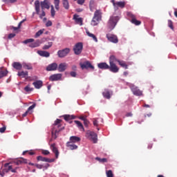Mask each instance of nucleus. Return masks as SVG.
<instances>
[{"mask_svg":"<svg viewBox=\"0 0 177 177\" xmlns=\"http://www.w3.org/2000/svg\"><path fill=\"white\" fill-rule=\"evenodd\" d=\"M37 160L38 161H44V162H52V161H53V160H49V159H48L46 158H44L42 156H38Z\"/></svg>","mask_w":177,"mask_h":177,"instance_id":"30","label":"nucleus"},{"mask_svg":"<svg viewBox=\"0 0 177 177\" xmlns=\"http://www.w3.org/2000/svg\"><path fill=\"white\" fill-rule=\"evenodd\" d=\"M71 77H76L77 73L75 72H71Z\"/></svg>","mask_w":177,"mask_h":177,"instance_id":"59","label":"nucleus"},{"mask_svg":"<svg viewBox=\"0 0 177 177\" xmlns=\"http://www.w3.org/2000/svg\"><path fill=\"white\" fill-rule=\"evenodd\" d=\"M22 67L25 68L26 70H31L32 68V66H31V64H27V63H23Z\"/></svg>","mask_w":177,"mask_h":177,"instance_id":"34","label":"nucleus"},{"mask_svg":"<svg viewBox=\"0 0 177 177\" xmlns=\"http://www.w3.org/2000/svg\"><path fill=\"white\" fill-rule=\"evenodd\" d=\"M50 81H59V80H62V73H57L52 75L49 77Z\"/></svg>","mask_w":177,"mask_h":177,"instance_id":"16","label":"nucleus"},{"mask_svg":"<svg viewBox=\"0 0 177 177\" xmlns=\"http://www.w3.org/2000/svg\"><path fill=\"white\" fill-rule=\"evenodd\" d=\"M24 91L28 93L32 92V91H34V88H31L30 85H28L24 88Z\"/></svg>","mask_w":177,"mask_h":177,"instance_id":"38","label":"nucleus"},{"mask_svg":"<svg viewBox=\"0 0 177 177\" xmlns=\"http://www.w3.org/2000/svg\"><path fill=\"white\" fill-rule=\"evenodd\" d=\"M53 43L52 42H48V45H45L43 47V49H49V48H50V46H52Z\"/></svg>","mask_w":177,"mask_h":177,"instance_id":"43","label":"nucleus"},{"mask_svg":"<svg viewBox=\"0 0 177 177\" xmlns=\"http://www.w3.org/2000/svg\"><path fill=\"white\" fill-rule=\"evenodd\" d=\"M46 27H50L52 26V21H48L47 23L46 24Z\"/></svg>","mask_w":177,"mask_h":177,"instance_id":"52","label":"nucleus"},{"mask_svg":"<svg viewBox=\"0 0 177 177\" xmlns=\"http://www.w3.org/2000/svg\"><path fill=\"white\" fill-rule=\"evenodd\" d=\"M14 164H16V165H20L21 164H28V161L27 160V159L21 158L15 160L14 162Z\"/></svg>","mask_w":177,"mask_h":177,"instance_id":"20","label":"nucleus"},{"mask_svg":"<svg viewBox=\"0 0 177 177\" xmlns=\"http://www.w3.org/2000/svg\"><path fill=\"white\" fill-rule=\"evenodd\" d=\"M32 42H34V39H28L24 41V44H30L28 45L30 48H38L41 45V41L39 40H37L34 43Z\"/></svg>","mask_w":177,"mask_h":177,"instance_id":"8","label":"nucleus"},{"mask_svg":"<svg viewBox=\"0 0 177 177\" xmlns=\"http://www.w3.org/2000/svg\"><path fill=\"white\" fill-rule=\"evenodd\" d=\"M5 131H6V127H1V128H0L1 133H3V132H5Z\"/></svg>","mask_w":177,"mask_h":177,"instance_id":"53","label":"nucleus"},{"mask_svg":"<svg viewBox=\"0 0 177 177\" xmlns=\"http://www.w3.org/2000/svg\"><path fill=\"white\" fill-rule=\"evenodd\" d=\"M174 16H176V17H177V10H175V11H174Z\"/></svg>","mask_w":177,"mask_h":177,"instance_id":"63","label":"nucleus"},{"mask_svg":"<svg viewBox=\"0 0 177 177\" xmlns=\"http://www.w3.org/2000/svg\"><path fill=\"white\" fill-rule=\"evenodd\" d=\"M112 3H113V6L115 7V10H117V9H118V7L124 8V6H125V2H123V1H118L115 3L114 2V0H112Z\"/></svg>","mask_w":177,"mask_h":177,"instance_id":"15","label":"nucleus"},{"mask_svg":"<svg viewBox=\"0 0 177 177\" xmlns=\"http://www.w3.org/2000/svg\"><path fill=\"white\" fill-rule=\"evenodd\" d=\"M33 109H35V104H33L32 106H29L27 111L29 113V111H31V110H33Z\"/></svg>","mask_w":177,"mask_h":177,"instance_id":"46","label":"nucleus"},{"mask_svg":"<svg viewBox=\"0 0 177 177\" xmlns=\"http://www.w3.org/2000/svg\"><path fill=\"white\" fill-rule=\"evenodd\" d=\"M80 66L82 70H84V68H92V70L95 68V67H93V66H92V64H91V62H89L88 61H86L84 63H80Z\"/></svg>","mask_w":177,"mask_h":177,"instance_id":"13","label":"nucleus"},{"mask_svg":"<svg viewBox=\"0 0 177 177\" xmlns=\"http://www.w3.org/2000/svg\"><path fill=\"white\" fill-rule=\"evenodd\" d=\"M118 20H120V17L115 16V15L110 17L108 21V28L110 31L114 30V28L117 26V23H118Z\"/></svg>","mask_w":177,"mask_h":177,"instance_id":"4","label":"nucleus"},{"mask_svg":"<svg viewBox=\"0 0 177 177\" xmlns=\"http://www.w3.org/2000/svg\"><path fill=\"white\" fill-rule=\"evenodd\" d=\"M3 2H7L10 3H15V2H17V0H2Z\"/></svg>","mask_w":177,"mask_h":177,"instance_id":"45","label":"nucleus"},{"mask_svg":"<svg viewBox=\"0 0 177 177\" xmlns=\"http://www.w3.org/2000/svg\"><path fill=\"white\" fill-rule=\"evenodd\" d=\"M73 19L75 20L76 24H79V26H82V18L80 17V16L75 15L73 16Z\"/></svg>","mask_w":177,"mask_h":177,"instance_id":"19","label":"nucleus"},{"mask_svg":"<svg viewBox=\"0 0 177 177\" xmlns=\"http://www.w3.org/2000/svg\"><path fill=\"white\" fill-rule=\"evenodd\" d=\"M75 123L76 124V125H77L79 129H80V131H85L84 129V126L82 125V123H81V122L78 121V120H75Z\"/></svg>","mask_w":177,"mask_h":177,"instance_id":"33","label":"nucleus"},{"mask_svg":"<svg viewBox=\"0 0 177 177\" xmlns=\"http://www.w3.org/2000/svg\"><path fill=\"white\" fill-rule=\"evenodd\" d=\"M12 67L16 70H21L23 68V64H20V62H14L12 64Z\"/></svg>","mask_w":177,"mask_h":177,"instance_id":"26","label":"nucleus"},{"mask_svg":"<svg viewBox=\"0 0 177 177\" xmlns=\"http://www.w3.org/2000/svg\"><path fill=\"white\" fill-rule=\"evenodd\" d=\"M100 162H106L107 159L106 158H96Z\"/></svg>","mask_w":177,"mask_h":177,"instance_id":"44","label":"nucleus"},{"mask_svg":"<svg viewBox=\"0 0 177 177\" xmlns=\"http://www.w3.org/2000/svg\"><path fill=\"white\" fill-rule=\"evenodd\" d=\"M84 124L85 127H88L89 122L86 119L85 120H84Z\"/></svg>","mask_w":177,"mask_h":177,"instance_id":"54","label":"nucleus"},{"mask_svg":"<svg viewBox=\"0 0 177 177\" xmlns=\"http://www.w3.org/2000/svg\"><path fill=\"white\" fill-rule=\"evenodd\" d=\"M80 120H82V121H84L86 120V116H80L79 118Z\"/></svg>","mask_w":177,"mask_h":177,"instance_id":"56","label":"nucleus"},{"mask_svg":"<svg viewBox=\"0 0 177 177\" xmlns=\"http://www.w3.org/2000/svg\"><path fill=\"white\" fill-rule=\"evenodd\" d=\"M118 63H119L120 66L122 67L123 68H128V65L127 64V62L124 61H120V59H117Z\"/></svg>","mask_w":177,"mask_h":177,"instance_id":"31","label":"nucleus"},{"mask_svg":"<svg viewBox=\"0 0 177 177\" xmlns=\"http://www.w3.org/2000/svg\"><path fill=\"white\" fill-rule=\"evenodd\" d=\"M82 48H84V45L82 43L79 42L76 44L73 48V50L75 55H80L81 52H82Z\"/></svg>","mask_w":177,"mask_h":177,"instance_id":"9","label":"nucleus"},{"mask_svg":"<svg viewBox=\"0 0 177 177\" xmlns=\"http://www.w3.org/2000/svg\"><path fill=\"white\" fill-rule=\"evenodd\" d=\"M106 174L107 177H114V174H113V171L111 170L106 171Z\"/></svg>","mask_w":177,"mask_h":177,"instance_id":"41","label":"nucleus"},{"mask_svg":"<svg viewBox=\"0 0 177 177\" xmlns=\"http://www.w3.org/2000/svg\"><path fill=\"white\" fill-rule=\"evenodd\" d=\"M51 16L52 17H55V15H56V11H55V8H53V6H51Z\"/></svg>","mask_w":177,"mask_h":177,"instance_id":"42","label":"nucleus"},{"mask_svg":"<svg viewBox=\"0 0 177 177\" xmlns=\"http://www.w3.org/2000/svg\"><path fill=\"white\" fill-rule=\"evenodd\" d=\"M66 69H67V64L66 63H61L57 67V70L58 71H59V73H63V71H66Z\"/></svg>","mask_w":177,"mask_h":177,"instance_id":"18","label":"nucleus"},{"mask_svg":"<svg viewBox=\"0 0 177 177\" xmlns=\"http://www.w3.org/2000/svg\"><path fill=\"white\" fill-rule=\"evenodd\" d=\"M27 114H28V111H26V113L23 114V117H26Z\"/></svg>","mask_w":177,"mask_h":177,"instance_id":"62","label":"nucleus"},{"mask_svg":"<svg viewBox=\"0 0 177 177\" xmlns=\"http://www.w3.org/2000/svg\"><path fill=\"white\" fill-rule=\"evenodd\" d=\"M43 165H44L43 168H45L46 169H48V168H49V164L48 163L44 164Z\"/></svg>","mask_w":177,"mask_h":177,"instance_id":"57","label":"nucleus"},{"mask_svg":"<svg viewBox=\"0 0 177 177\" xmlns=\"http://www.w3.org/2000/svg\"><path fill=\"white\" fill-rule=\"evenodd\" d=\"M124 75L127 77L128 75V72H124Z\"/></svg>","mask_w":177,"mask_h":177,"instance_id":"64","label":"nucleus"},{"mask_svg":"<svg viewBox=\"0 0 177 177\" xmlns=\"http://www.w3.org/2000/svg\"><path fill=\"white\" fill-rule=\"evenodd\" d=\"M168 26L171 30H174V26L172 25V21L169 20L168 21Z\"/></svg>","mask_w":177,"mask_h":177,"instance_id":"47","label":"nucleus"},{"mask_svg":"<svg viewBox=\"0 0 177 177\" xmlns=\"http://www.w3.org/2000/svg\"><path fill=\"white\" fill-rule=\"evenodd\" d=\"M60 3V0H54V4L55 6V9L57 10H59V4Z\"/></svg>","mask_w":177,"mask_h":177,"instance_id":"40","label":"nucleus"},{"mask_svg":"<svg viewBox=\"0 0 177 177\" xmlns=\"http://www.w3.org/2000/svg\"><path fill=\"white\" fill-rule=\"evenodd\" d=\"M64 7L65 9H68L69 5H68V0H62Z\"/></svg>","mask_w":177,"mask_h":177,"instance_id":"39","label":"nucleus"},{"mask_svg":"<svg viewBox=\"0 0 177 177\" xmlns=\"http://www.w3.org/2000/svg\"><path fill=\"white\" fill-rule=\"evenodd\" d=\"M19 25H18V27H13L12 29L14 30V31H17V30H19Z\"/></svg>","mask_w":177,"mask_h":177,"instance_id":"61","label":"nucleus"},{"mask_svg":"<svg viewBox=\"0 0 177 177\" xmlns=\"http://www.w3.org/2000/svg\"><path fill=\"white\" fill-rule=\"evenodd\" d=\"M41 6V10H40V7ZM35 8L37 15H38L40 19L45 17V11L44 9H49L50 8V3L49 1L44 0V1L39 3V1H36L35 2Z\"/></svg>","mask_w":177,"mask_h":177,"instance_id":"1","label":"nucleus"},{"mask_svg":"<svg viewBox=\"0 0 177 177\" xmlns=\"http://www.w3.org/2000/svg\"><path fill=\"white\" fill-rule=\"evenodd\" d=\"M7 75L8 71L3 68H0V80L3 78V77H6Z\"/></svg>","mask_w":177,"mask_h":177,"instance_id":"24","label":"nucleus"},{"mask_svg":"<svg viewBox=\"0 0 177 177\" xmlns=\"http://www.w3.org/2000/svg\"><path fill=\"white\" fill-rule=\"evenodd\" d=\"M64 118L66 121H69V120H74L75 119V115H64Z\"/></svg>","mask_w":177,"mask_h":177,"instance_id":"36","label":"nucleus"},{"mask_svg":"<svg viewBox=\"0 0 177 177\" xmlns=\"http://www.w3.org/2000/svg\"><path fill=\"white\" fill-rule=\"evenodd\" d=\"M15 37H16V34L15 33H10V35H8L9 39H12V38H15Z\"/></svg>","mask_w":177,"mask_h":177,"instance_id":"48","label":"nucleus"},{"mask_svg":"<svg viewBox=\"0 0 177 177\" xmlns=\"http://www.w3.org/2000/svg\"><path fill=\"white\" fill-rule=\"evenodd\" d=\"M129 17L131 19V22L133 24H135L136 26H140V24H141L140 21H138L136 19V17L131 12L129 13Z\"/></svg>","mask_w":177,"mask_h":177,"instance_id":"11","label":"nucleus"},{"mask_svg":"<svg viewBox=\"0 0 177 177\" xmlns=\"http://www.w3.org/2000/svg\"><path fill=\"white\" fill-rule=\"evenodd\" d=\"M57 53H58L59 57H64L65 56H67L68 53H70V49L65 48L64 50H59Z\"/></svg>","mask_w":177,"mask_h":177,"instance_id":"14","label":"nucleus"},{"mask_svg":"<svg viewBox=\"0 0 177 177\" xmlns=\"http://www.w3.org/2000/svg\"><path fill=\"white\" fill-rule=\"evenodd\" d=\"M33 85L36 89H39L40 88L42 87V81L39 80L33 82Z\"/></svg>","mask_w":177,"mask_h":177,"instance_id":"28","label":"nucleus"},{"mask_svg":"<svg viewBox=\"0 0 177 177\" xmlns=\"http://www.w3.org/2000/svg\"><path fill=\"white\" fill-rule=\"evenodd\" d=\"M93 125H95V127H97V120H93Z\"/></svg>","mask_w":177,"mask_h":177,"instance_id":"60","label":"nucleus"},{"mask_svg":"<svg viewBox=\"0 0 177 177\" xmlns=\"http://www.w3.org/2000/svg\"><path fill=\"white\" fill-rule=\"evenodd\" d=\"M86 33L87 34L88 37H90V38H92L95 42H97V37L92 33H91L89 31L86 30Z\"/></svg>","mask_w":177,"mask_h":177,"instance_id":"32","label":"nucleus"},{"mask_svg":"<svg viewBox=\"0 0 177 177\" xmlns=\"http://www.w3.org/2000/svg\"><path fill=\"white\" fill-rule=\"evenodd\" d=\"M42 154H44V156H48V154H49V151L48 150H42L41 151Z\"/></svg>","mask_w":177,"mask_h":177,"instance_id":"49","label":"nucleus"},{"mask_svg":"<svg viewBox=\"0 0 177 177\" xmlns=\"http://www.w3.org/2000/svg\"><path fill=\"white\" fill-rule=\"evenodd\" d=\"M106 38L110 42H113V44H117L118 42V38L115 35L107 34Z\"/></svg>","mask_w":177,"mask_h":177,"instance_id":"12","label":"nucleus"},{"mask_svg":"<svg viewBox=\"0 0 177 177\" xmlns=\"http://www.w3.org/2000/svg\"><path fill=\"white\" fill-rule=\"evenodd\" d=\"M98 68H101L102 70H107L109 68V64H106V62H102L97 64Z\"/></svg>","mask_w":177,"mask_h":177,"instance_id":"22","label":"nucleus"},{"mask_svg":"<svg viewBox=\"0 0 177 177\" xmlns=\"http://www.w3.org/2000/svg\"><path fill=\"white\" fill-rule=\"evenodd\" d=\"M66 145L68 147V149H70V150H75V149H78V146L75 145L73 142H67Z\"/></svg>","mask_w":177,"mask_h":177,"instance_id":"25","label":"nucleus"},{"mask_svg":"<svg viewBox=\"0 0 177 177\" xmlns=\"http://www.w3.org/2000/svg\"><path fill=\"white\" fill-rule=\"evenodd\" d=\"M28 153H29L30 156H32V155L35 154V151L31 150V151H28Z\"/></svg>","mask_w":177,"mask_h":177,"instance_id":"58","label":"nucleus"},{"mask_svg":"<svg viewBox=\"0 0 177 177\" xmlns=\"http://www.w3.org/2000/svg\"><path fill=\"white\" fill-rule=\"evenodd\" d=\"M10 163H6L4 165L6 169H3V171H0V177L5 176V174H6V172H9V171H11V172H16L17 167L13 169L12 166L10 165Z\"/></svg>","mask_w":177,"mask_h":177,"instance_id":"6","label":"nucleus"},{"mask_svg":"<svg viewBox=\"0 0 177 177\" xmlns=\"http://www.w3.org/2000/svg\"><path fill=\"white\" fill-rule=\"evenodd\" d=\"M45 31V29H41L39 30L35 35V38H38L40 35H42L44 34V32Z\"/></svg>","mask_w":177,"mask_h":177,"instance_id":"37","label":"nucleus"},{"mask_svg":"<svg viewBox=\"0 0 177 177\" xmlns=\"http://www.w3.org/2000/svg\"><path fill=\"white\" fill-rule=\"evenodd\" d=\"M50 149H51L53 153H55L56 158H59V151L57 150L56 145L55 144L51 145Z\"/></svg>","mask_w":177,"mask_h":177,"instance_id":"21","label":"nucleus"},{"mask_svg":"<svg viewBox=\"0 0 177 177\" xmlns=\"http://www.w3.org/2000/svg\"><path fill=\"white\" fill-rule=\"evenodd\" d=\"M17 75L19 77H21V78H27V76L28 75V71L18 72Z\"/></svg>","mask_w":177,"mask_h":177,"instance_id":"29","label":"nucleus"},{"mask_svg":"<svg viewBox=\"0 0 177 177\" xmlns=\"http://www.w3.org/2000/svg\"><path fill=\"white\" fill-rule=\"evenodd\" d=\"M86 138L93 142V143H97V134L93 131H87L86 133Z\"/></svg>","mask_w":177,"mask_h":177,"instance_id":"7","label":"nucleus"},{"mask_svg":"<svg viewBox=\"0 0 177 177\" xmlns=\"http://www.w3.org/2000/svg\"><path fill=\"white\" fill-rule=\"evenodd\" d=\"M46 70L47 71H56L57 70V64L55 62L50 64L46 67Z\"/></svg>","mask_w":177,"mask_h":177,"instance_id":"17","label":"nucleus"},{"mask_svg":"<svg viewBox=\"0 0 177 177\" xmlns=\"http://www.w3.org/2000/svg\"><path fill=\"white\" fill-rule=\"evenodd\" d=\"M78 5H84L85 3V0H77Z\"/></svg>","mask_w":177,"mask_h":177,"instance_id":"50","label":"nucleus"},{"mask_svg":"<svg viewBox=\"0 0 177 177\" xmlns=\"http://www.w3.org/2000/svg\"><path fill=\"white\" fill-rule=\"evenodd\" d=\"M117 62V58L114 55H111L109 58V71H111V73H118L120 71V68L117 66L115 64V62Z\"/></svg>","mask_w":177,"mask_h":177,"instance_id":"2","label":"nucleus"},{"mask_svg":"<svg viewBox=\"0 0 177 177\" xmlns=\"http://www.w3.org/2000/svg\"><path fill=\"white\" fill-rule=\"evenodd\" d=\"M102 95L104 97H106V99H110V96H111V93L109 92V91L105 90L103 93Z\"/></svg>","mask_w":177,"mask_h":177,"instance_id":"35","label":"nucleus"},{"mask_svg":"<svg viewBox=\"0 0 177 177\" xmlns=\"http://www.w3.org/2000/svg\"><path fill=\"white\" fill-rule=\"evenodd\" d=\"M35 166H36L37 168H38L39 169H42V168H44V165H35Z\"/></svg>","mask_w":177,"mask_h":177,"instance_id":"51","label":"nucleus"},{"mask_svg":"<svg viewBox=\"0 0 177 177\" xmlns=\"http://www.w3.org/2000/svg\"><path fill=\"white\" fill-rule=\"evenodd\" d=\"M60 122L62 120L59 119H57L53 125L52 129V138L53 139H56L57 138V135H59V132H60Z\"/></svg>","mask_w":177,"mask_h":177,"instance_id":"3","label":"nucleus"},{"mask_svg":"<svg viewBox=\"0 0 177 177\" xmlns=\"http://www.w3.org/2000/svg\"><path fill=\"white\" fill-rule=\"evenodd\" d=\"M37 53L39 56H42L43 57H49V56H50V54L48 53V51L39 50Z\"/></svg>","mask_w":177,"mask_h":177,"instance_id":"23","label":"nucleus"},{"mask_svg":"<svg viewBox=\"0 0 177 177\" xmlns=\"http://www.w3.org/2000/svg\"><path fill=\"white\" fill-rule=\"evenodd\" d=\"M81 140V138L77 136H71L70 138V142L71 143H77Z\"/></svg>","mask_w":177,"mask_h":177,"instance_id":"27","label":"nucleus"},{"mask_svg":"<svg viewBox=\"0 0 177 177\" xmlns=\"http://www.w3.org/2000/svg\"><path fill=\"white\" fill-rule=\"evenodd\" d=\"M26 19H23L22 21H21L19 24V28L21 27V24H23V23H24V21H26Z\"/></svg>","mask_w":177,"mask_h":177,"instance_id":"55","label":"nucleus"},{"mask_svg":"<svg viewBox=\"0 0 177 177\" xmlns=\"http://www.w3.org/2000/svg\"><path fill=\"white\" fill-rule=\"evenodd\" d=\"M100 20H102V12L100 10H96L91 21V26H97Z\"/></svg>","mask_w":177,"mask_h":177,"instance_id":"5","label":"nucleus"},{"mask_svg":"<svg viewBox=\"0 0 177 177\" xmlns=\"http://www.w3.org/2000/svg\"><path fill=\"white\" fill-rule=\"evenodd\" d=\"M130 88L133 93L136 96H142V91L135 86L133 84H130Z\"/></svg>","mask_w":177,"mask_h":177,"instance_id":"10","label":"nucleus"}]
</instances>
